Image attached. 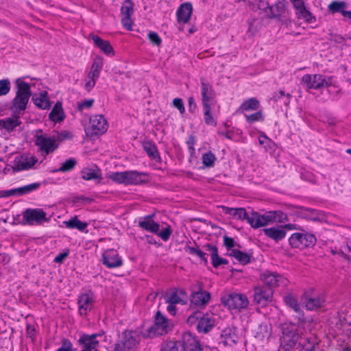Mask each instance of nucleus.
Masks as SVG:
<instances>
[{
	"label": "nucleus",
	"instance_id": "nucleus-1",
	"mask_svg": "<svg viewBox=\"0 0 351 351\" xmlns=\"http://www.w3.org/2000/svg\"><path fill=\"white\" fill-rule=\"evenodd\" d=\"M106 177L115 183L124 185H139L147 183L149 180L147 173L137 171H110L106 173Z\"/></svg>",
	"mask_w": 351,
	"mask_h": 351
},
{
	"label": "nucleus",
	"instance_id": "nucleus-2",
	"mask_svg": "<svg viewBox=\"0 0 351 351\" xmlns=\"http://www.w3.org/2000/svg\"><path fill=\"white\" fill-rule=\"evenodd\" d=\"M186 322L189 325L197 324L198 332L207 333L214 327L216 317L212 313L202 314L200 312H195L188 317Z\"/></svg>",
	"mask_w": 351,
	"mask_h": 351
},
{
	"label": "nucleus",
	"instance_id": "nucleus-3",
	"mask_svg": "<svg viewBox=\"0 0 351 351\" xmlns=\"http://www.w3.org/2000/svg\"><path fill=\"white\" fill-rule=\"evenodd\" d=\"M35 145L42 155L46 156L53 153L58 147V138L54 136H48L43 134L41 130H38L35 135Z\"/></svg>",
	"mask_w": 351,
	"mask_h": 351
},
{
	"label": "nucleus",
	"instance_id": "nucleus-4",
	"mask_svg": "<svg viewBox=\"0 0 351 351\" xmlns=\"http://www.w3.org/2000/svg\"><path fill=\"white\" fill-rule=\"evenodd\" d=\"M317 239L315 236L304 230L301 232H295L291 235L289 242L292 247L304 248L313 246L316 243Z\"/></svg>",
	"mask_w": 351,
	"mask_h": 351
},
{
	"label": "nucleus",
	"instance_id": "nucleus-5",
	"mask_svg": "<svg viewBox=\"0 0 351 351\" xmlns=\"http://www.w3.org/2000/svg\"><path fill=\"white\" fill-rule=\"evenodd\" d=\"M108 128L107 120L101 114L91 116L86 128L87 135L93 136L104 134Z\"/></svg>",
	"mask_w": 351,
	"mask_h": 351
},
{
	"label": "nucleus",
	"instance_id": "nucleus-6",
	"mask_svg": "<svg viewBox=\"0 0 351 351\" xmlns=\"http://www.w3.org/2000/svg\"><path fill=\"white\" fill-rule=\"evenodd\" d=\"M222 303L230 310L240 311L247 308L249 300L247 297L241 293H232L221 298Z\"/></svg>",
	"mask_w": 351,
	"mask_h": 351
},
{
	"label": "nucleus",
	"instance_id": "nucleus-7",
	"mask_svg": "<svg viewBox=\"0 0 351 351\" xmlns=\"http://www.w3.org/2000/svg\"><path fill=\"white\" fill-rule=\"evenodd\" d=\"M282 330L281 346L283 349L289 350L295 346L300 338V335L296 332V326L292 324H284Z\"/></svg>",
	"mask_w": 351,
	"mask_h": 351
},
{
	"label": "nucleus",
	"instance_id": "nucleus-8",
	"mask_svg": "<svg viewBox=\"0 0 351 351\" xmlns=\"http://www.w3.org/2000/svg\"><path fill=\"white\" fill-rule=\"evenodd\" d=\"M172 327V323L158 311L155 317L154 324L148 330V336L162 335L171 330Z\"/></svg>",
	"mask_w": 351,
	"mask_h": 351
},
{
	"label": "nucleus",
	"instance_id": "nucleus-9",
	"mask_svg": "<svg viewBox=\"0 0 351 351\" xmlns=\"http://www.w3.org/2000/svg\"><path fill=\"white\" fill-rule=\"evenodd\" d=\"M276 212H269L264 215H261L256 212L247 213L246 220L247 223L254 228H258L265 226L276 220Z\"/></svg>",
	"mask_w": 351,
	"mask_h": 351
},
{
	"label": "nucleus",
	"instance_id": "nucleus-10",
	"mask_svg": "<svg viewBox=\"0 0 351 351\" xmlns=\"http://www.w3.org/2000/svg\"><path fill=\"white\" fill-rule=\"evenodd\" d=\"M139 339L137 332L125 331L122 334V339L116 344L114 351H130L136 348Z\"/></svg>",
	"mask_w": 351,
	"mask_h": 351
},
{
	"label": "nucleus",
	"instance_id": "nucleus-11",
	"mask_svg": "<svg viewBox=\"0 0 351 351\" xmlns=\"http://www.w3.org/2000/svg\"><path fill=\"white\" fill-rule=\"evenodd\" d=\"M103 68V59L100 57L96 58L90 67V69L85 78L84 88L87 91L91 90L95 86L101 71Z\"/></svg>",
	"mask_w": 351,
	"mask_h": 351
},
{
	"label": "nucleus",
	"instance_id": "nucleus-12",
	"mask_svg": "<svg viewBox=\"0 0 351 351\" xmlns=\"http://www.w3.org/2000/svg\"><path fill=\"white\" fill-rule=\"evenodd\" d=\"M260 279L269 287H285L289 283V280L285 276L269 271L263 272L260 276Z\"/></svg>",
	"mask_w": 351,
	"mask_h": 351
},
{
	"label": "nucleus",
	"instance_id": "nucleus-13",
	"mask_svg": "<svg viewBox=\"0 0 351 351\" xmlns=\"http://www.w3.org/2000/svg\"><path fill=\"white\" fill-rule=\"evenodd\" d=\"M23 219L30 226L40 225L49 221L47 217V213L40 208H28L25 210L23 213Z\"/></svg>",
	"mask_w": 351,
	"mask_h": 351
},
{
	"label": "nucleus",
	"instance_id": "nucleus-14",
	"mask_svg": "<svg viewBox=\"0 0 351 351\" xmlns=\"http://www.w3.org/2000/svg\"><path fill=\"white\" fill-rule=\"evenodd\" d=\"M38 162L37 158L28 154L17 156L13 161L12 168L14 171L28 170Z\"/></svg>",
	"mask_w": 351,
	"mask_h": 351
},
{
	"label": "nucleus",
	"instance_id": "nucleus-15",
	"mask_svg": "<svg viewBox=\"0 0 351 351\" xmlns=\"http://www.w3.org/2000/svg\"><path fill=\"white\" fill-rule=\"evenodd\" d=\"M102 263L108 268H117L122 266L123 260L116 250L108 249L104 252L101 256Z\"/></svg>",
	"mask_w": 351,
	"mask_h": 351
},
{
	"label": "nucleus",
	"instance_id": "nucleus-16",
	"mask_svg": "<svg viewBox=\"0 0 351 351\" xmlns=\"http://www.w3.org/2000/svg\"><path fill=\"white\" fill-rule=\"evenodd\" d=\"M302 82L308 89H319L328 86L326 77L320 74H306L302 77Z\"/></svg>",
	"mask_w": 351,
	"mask_h": 351
},
{
	"label": "nucleus",
	"instance_id": "nucleus-17",
	"mask_svg": "<svg viewBox=\"0 0 351 351\" xmlns=\"http://www.w3.org/2000/svg\"><path fill=\"white\" fill-rule=\"evenodd\" d=\"M78 311L80 315H86L94 304V295L91 291L81 293L77 300Z\"/></svg>",
	"mask_w": 351,
	"mask_h": 351
},
{
	"label": "nucleus",
	"instance_id": "nucleus-18",
	"mask_svg": "<svg viewBox=\"0 0 351 351\" xmlns=\"http://www.w3.org/2000/svg\"><path fill=\"white\" fill-rule=\"evenodd\" d=\"M273 291L271 288L256 287L254 289V301L261 306H265L271 301Z\"/></svg>",
	"mask_w": 351,
	"mask_h": 351
},
{
	"label": "nucleus",
	"instance_id": "nucleus-19",
	"mask_svg": "<svg viewBox=\"0 0 351 351\" xmlns=\"http://www.w3.org/2000/svg\"><path fill=\"white\" fill-rule=\"evenodd\" d=\"M239 336L234 327H227L222 330L219 343L224 346H232L237 343Z\"/></svg>",
	"mask_w": 351,
	"mask_h": 351
},
{
	"label": "nucleus",
	"instance_id": "nucleus-20",
	"mask_svg": "<svg viewBox=\"0 0 351 351\" xmlns=\"http://www.w3.org/2000/svg\"><path fill=\"white\" fill-rule=\"evenodd\" d=\"M201 94L202 106L214 105L215 93L213 86L204 79L201 80Z\"/></svg>",
	"mask_w": 351,
	"mask_h": 351
},
{
	"label": "nucleus",
	"instance_id": "nucleus-21",
	"mask_svg": "<svg viewBox=\"0 0 351 351\" xmlns=\"http://www.w3.org/2000/svg\"><path fill=\"white\" fill-rule=\"evenodd\" d=\"M210 300V293L202 289L193 292L191 295V304L197 307L205 306L208 304Z\"/></svg>",
	"mask_w": 351,
	"mask_h": 351
},
{
	"label": "nucleus",
	"instance_id": "nucleus-22",
	"mask_svg": "<svg viewBox=\"0 0 351 351\" xmlns=\"http://www.w3.org/2000/svg\"><path fill=\"white\" fill-rule=\"evenodd\" d=\"M263 232L267 237L276 243L284 239L287 234V232L284 230L282 225H276L270 228H264Z\"/></svg>",
	"mask_w": 351,
	"mask_h": 351
},
{
	"label": "nucleus",
	"instance_id": "nucleus-23",
	"mask_svg": "<svg viewBox=\"0 0 351 351\" xmlns=\"http://www.w3.org/2000/svg\"><path fill=\"white\" fill-rule=\"evenodd\" d=\"M138 226L142 229L152 233H158L160 228V224L155 222L151 215H146L140 218Z\"/></svg>",
	"mask_w": 351,
	"mask_h": 351
},
{
	"label": "nucleus",
	"instance_id": "nucleus-24",
	"mask_svg": "<svg viewBox=\"0 0 351 351\" xmlns=\"http://www.w3.org/2000/svg\"><path fill=\"white\" fill-rule=\"evenodd\" d=\"M98 336H100V335L96 333L92 335L82 334L80 337L79 342L83 346L86 351H91L95 350L99 344V341L96 339Z\"/></svg>",
	"mask_w": 351,
	"mask_h": 351
},
{
	"label": "nucleus",
	"instance_id": "nucleus-25",
	"mask_svg": "<svg viewBox=\"0 0 351 351\" xmlns=\"http://www.w3.org/2000/svg\"><path fill=\"white\" fill-rule=\"evenodd\" d=\"M193 12L191 3H182L177 10L176 15L178 23H186L189 21Z\"/></svg>",
	"mask_w": 351,
	"mask_h": 351
},
{
	"label": "nucleus",
	"instance_id": "nucleus-26",
	"mask_svg": "<svg viewBox=\"0 0 351 351\" xmlns=\"http://www.w3.org/2000/svg\"><path fill=\"white\" fill-rule=\"evenodd\" d=\"M205 250L210 252L212 265L214 267L217 268L222 265H227L228 261L220 257L218 255V250L216 246L211 244H206L204 245Z\"/></svg>",
	"mask_w": 351,
	"mask_h": 351
},
{
	"label": "nucleus",
	"instance_id": "nucleus-27",
	"mask_svg": "<svg viewBox=\"0 0 351 351\" xmlns=\"http://www.w3.org/2000/svg\"><path fill=\"white\" fill-rule=\"evenodd\" d=\"M82 178L84 180H96L97 183H101V171L97 167L94 168H85L81 171Z\"/></svg>",
	"mask_w": 351,
	"mask_h": 351
},
{
	"label": "nucleus",
	"instance_id": "nucleus-28",
	"mask_svg": "<svg viewBox=\"0 0 351 351\" xmlns=\"http://www.w3.org/2000/svg\"><path fill=\"white\" fill-rule=\"evenodd\" d=\"M184 350L186 351H204L196 338L190 333L183 336Z\"/></svg>",
	"mask_w": 351,
	"mask_h": 351
},
{
	"label": "nucleus",
	"instance_id": "nucleus-29",
	"mask_svg": "<svg viewBox=\"0 0 351 351\" xmlns=\"http://www.w3.org/2000/svg\"><path fill=\"white\" fill-rule=\"evenodd\" d=\"M32 100L34 104L40 109L47 110L51 106L48 93L46 90H43L38 94H35L32 97Z\"/></svg>",
	"mask_w": 351,
	"mask_h": 351
},
{
	"label": "nucleus",
	"instance_id": "nucleus-30",
	"mask_svg": "<svg viewBox=\"0 0 351 351\" xmlns=\"http://www.w3.org/2000/svg\"><path fill=\"white\" fill-rule=\"evenodd\" d=\"M91 38L94 45L105 54L110 56H113L114 55L113 48L108 40H103L96 35H93Z\"/></svg>",
	"mask_w": 351,
	"mask_h": 351
},
{
	"label": "nucleus",
	"instance_id": "nucleus-31",
	"mask_svg": "<svg viewBox=\"0 0 351 351\" xmlns=\"http://www.w3.org/2000/svg\"><path fill=\"white\" fill-rule=\"evenodd\" d=\"M252 10H263L269 17H276V13L274 12V7H270L269 3L261 0H252V3L250 5Z\"/></svg>",
	"mask_w": 351,
	"mask_h": 351
},
{
	"label": "nucleus",
	"instance_id": "nucleus-32",
	"mask_svg": "<svg viewBox=\"0 0 351 351\" xmlns=\"http://www.w3.org/2000/svg\"><path fill=\"white\" fill-rule=\"evenodd\" d=\"M260 107L259 101L255 97H251L245 100L239 108L237 109V112L244 114L245 112L256 110Z\"/></svg>",
	"mask_w": 351,
	"mask_h": 351
},
{
	"label": "nucleus",
	"instance_id": "nucleus-33",
	"mask_svg": "<svg viewBox=\"0 0 351 351\" xmlns=\"http://www.w3.org/2000/svg\"><path fill=\"white\" fill-rule=\"evenodd\" d=\"M65 117L64 112L62 108V103L58 101L53 106L51 111L49 114V119L54 123L61 122Z\"/></svg>",
	"mask_w": 351,
	"mask_h": 351
},
{
	"label": "nucleus",
	"instance_id": "nucleus-34",
	"mask_svg": "<svg viewBox=\"0 0 351 351\" xmlns=\"http://www.w3.org/2000/svg\"><path fill=\"white\" fill-rule=\"evenodd\" d=\"M221 208L225 214L232 216L235 219L243 220L247 217V213L243 208H230L223 206Z\"/></svg>",
	"mask_w": 351,
	"mask_h": 351
},
{
	"label": "nucleus",
	"instance_id": "nucleus-35",
	"mask_svg": "<svg viewBox=\"0 0 351 351\" xmlns=\"http://www.w3.org/2000/svg\"><path fill=\"white\" fill-rule=\"evenodd\" d=\"M25 77L18 78L15 83L16 85V95L20 96H24L27 97H30L31 96V90L29 85L28 83L24 81Z\"/></svg>",
	"mask_w": 351,
	"mask_h": 351
},
{
	"label": "nucleus",
	"instance_id": "nucleus-36",
	"mask_svg": "<svg viewBox=\"0 0 351 351\" xmlns=\"http://www.w3.org/2000/svg\"><path fill=\"white\" fill-rule=\"evenodd\" d=\"M21 124L18 117H8L0 120V128L8 132L13 131Z\"/></svg>",
	"mask_w": 351,
	"mask_h": 351
},
{
	"label": "nucleus",
	"instance_id": "nucleus-37",
	"mask_svg": "<svg viewBox=\"0 0 351 351\" xmlns=\"http://www.w3.org/2000/svg\"><path fill=\"white\" fill-rule=\"evenodd\" d=\"M295 10L298 19H303L308 23H312L315 21V16H313L312 13L307 9L306 5L300 7V8H296Z\"/></svg>",
	"mask_w": 351,
	"mask_h": 351
},
{
	"label": "nucleus",
	"instance_id": "nucleus-38",
	"mask_svg": "<svg viewBox=\"0 0 351 351\" xmlns=\"http://www.w3.org/2000/svg\"><path fill=\"white\" fill-rule=\"evenodd\" d=\"M63 224H64L65 227L69 229L75 228L82 232H83L88 226L87 223L79 220L77 217H72L69 220L64 221Z\"/></svg>",
	"mask_w": 351,
	"mask_h": 351
},
{
	"label": "nucleus",
	"instance_id": "nucleus-39",
	"mask_svg": "<svg viewBox=\"0 0 351 351\" xmlns=\"http://www.w3.org/2000/svg\"><path fill=\"white\" fill-rule=\"evenodd\" d=\"M325 302L324 295H319L314 298H305V304L308 310H314L322 306Z\"/></svg>",
	"mask_w": 351,
	"mask_h": 351
},
{
	"label": "nucleus",
	"instance_id": "nucleus-40",
	"mask_svg": "<svg viewBox=\"0 0 351 351\" xmlns=\"http://www.w3.org/2000/svg\"><path fill=\"white\" fill-rule=\"evenodd\" d=\"M39 186L40 184L32 183L22 187L8 191L6 193L8 195H14L15 193H18L19 195H24L29 193L32 191H36L37 189H38Z\"/></svg>",
	"mask_w": 351,
	"mask_h": 351
},
{
	"label": "nucleus",
	"instance_id": "nucleus-41",
	"mask_svg": "<svg viewBox=\"0 0 351 351\" xmlns=\"http://www.w3.org/2000/svg\"><path fill=\"white\" fill-rule=\"evenodd\" d=\"M29 99V98L27 97L16 95V97L13 100V104L12 107L13 111L16 112L24 110L26 108Z\"/></svg>",
	"mask_w": 351,
	"mask_h": 351
},
{
	"label": "nucleus",
	"instance_id": "nucleus-42",
	"mask_svg": "<svg viewBox=\"0 0 351 351\" xmlns=\"http://www.w3.org/2000/svg\"><path fill=\"white\" fill-rule=\"evenodd\" d=\"M347 8V3L343 1H332L328 6V10L332 13L339 12L343 15Z\"/></svg>",
	"mask_w": 351,
	"mask_h": 351
},
{
	"label": "nucleus",
	"instance_id": "nucleus-43",
	"mask_svg": "<svg viewBox=\"0 0 351 351\" xmlns=\"http://www.w3.org/2000/svg\"><path fill=\"white\" fill-rule=\"evenodd\" d=\"M185 251L189 254L198 256L204 263H207L206 253L202 251L195 244V246L187 245L185 247Z\"/></svg>",
	"mask_w": 351,
	"mask_h": 351
},
{
	"label": "nucleus",
	"instance_id": "nucleus-44",
	"mask_svg": "<svg viewBox=\"0 0 351 351\" xmlns=\"http://www.w3.org/2000/svg\"><path fill=\"white\" fill-rule=\"evenodd\" d=\"M134 3L131 0L123 1L121 8V14L122 16H132L134 14Z\"/></svg>",
	"mask_w": 351,
	"mask_h": 351
},
{
	"label": "nucleus",
	"instance_id": "nucleus-45",
	"mask_svg": "<svg viewBox=\"0 0 351 351\" xmlns=\"http://www.w3.org/2000/svg\"><path fill=\"white\" fill-rule=\"evenodd\" d=\"M245 117L247 123L249 124H253L256 122H263L265 121V115L262 110H258L250 114H245Z\"/></svg>",
	"mask_w": 351,
	"mask_h": 351
},
{
	"label": "nucleus",
	"instance_id": "nucleus-46",
	"mask_svg": "<svg viewBox=\"0 0 351 351\" xmlns=\"http://www.w3.org/2000/svg\"><path fill=\"white\" fill-rule=\"evenodd\" d=\"M184 346L178 341H167L161 348V351H183Z\"/></svg>",
	"mask_w": 351,
	"mask_h": 351
},
{
	"label": "nucleus",
	"instance_id": "nucleus-47",
	"mask_svg": "<svg viewBox=\"0 0 351 351\" xmlns=\"http://www.w3.org/2000/svg\"><path fill=\"white\" fill-rule=\"evenodd\" d=\"M212 106L213 105L203 106L204 118L205 123L207 125L215 126L217 125V121H215V119L213 118L210 113Z\"/></svg>",
	"mask_w": 351,
	"mask_h": 351
},
{
	"label": "nucleus",
	"instance_id": "nucleus-48",
	"mask_svg": "<svg viewBox=\"0 0 351 351\" xmlns=\"http://www.w3.org/2000/svg\"><path fill=\"white\" fill-rule=\"evenodd\" d=\"M284 301L285 304L291 308L295 312L298 313L300 311V306L296 298L294 295L291 294L286 295L284 298Z\"/></svg>",
	"mask_w": 351,
	"mask_h": 351
},
{
	"label": "nucleus",
	"instance_id": "nucleus-49",
	"mask_svg": "<svg viewBox=\"0 0 351 351\" xmlns=\"http://www.w3.org/2000/svg\"><path fill=\"white\" fill-rule=\"evenodd\" d=\"M165 300L167 303H171L174 304H183V300L178 292L173 291L167 293L165 296Z\"/></svg>",
	"mask_w": 351,
	"mask_h": 351
},
{
	"label": "nucleus",
	"instance_id": "nucleus-50",
	"mask_svg": "<svg viewBox=\"0 0 351 351\" xmlns=\"http://www.w3.org/2000/svg\"><path fill=\"white\" fill-rule=\"evenodd\" d=\"M231 255L241 263L245 265L250 261V256L241 251L234 250H232Z\"/></svg>",
	"mask_w": 351,
	"mask_h": 351
},
{
	"label": "nucleus",
	"instance_id": "nucleus-51",
	"mask_svg": "<svg viewBox=\"0 0 351 351\" xmlns=\"http://www.w3.org/2000/svg\"><path fill=\"white\" fill-rule=\"evenodd\" d=\"M258 331L256 332V337L263 340L265 338H268L270 335V328L267 324H261L258 326Z\"/></svg>",
	"mask_w": 351,
	"mask_h": 351
},
{
	"label": "nucleus",
	"instance_id": "nucleus-52",
	"mask_svg": "<svg viewBox=\"0 0 351 351\" xmlns=\"http://www.w3.org/2000/svg\"><path fill=\"white\" fill-rule=\"evenodd\" d=\"M202 163L206 167H211L214 165L216 160L215 156L210 152H206L202 155Z\"/></svg>",
	"mask_w": 351,
	"mask_h": 351
},
{
	"label": "nucleus",
	"instance_id": "nucleus-53",
	"mask_svg": "<svg viewBox=\"0 0 351 351\" xmlns=\"http://www.w3.org/2000/svg\"><path fill=\"white\" fill-rule=\"evenodd\" d=\"M161 239L164 241H167L169 239L171 234H172V230L169 225L166 224L165 227H162L158 230V233H156Z\"/></svg>",
	"mask_w": 351,
	"mask_h": 351
},
{
	"label": "nucleus",
	"instance_id": "nucleus-54",
	"mask_svg": "<svg viewBox=\"0 0 351 351\" xmlns=\"http://www.w3.org/2000/svg\"><path fill=\"white\" fill-rule=\"evenodd\" d=\"M11 89V83L8 79L0 80V97L6 95Z\"/></svg>",
	"mask_w": 351,
	"mask_h": 351
},
{
	"label": "nucleus",
	"instance_id": "nucleus-55",
	"mask_svg": "<svg viewBox=\"0 0 351 351\" xmlns=\"http://www.w3.org/2000/svg\"><path fill=\"white\" fill-rule=\"evenodd\" d=\"M76 165V161L73 158H70L64 162L61 167L58 169V171L66 172L71 170Z\"/></svg>",
	"mask_w": 351,
	"mask_h": 351
},
{
	"label": "nucleus",
	"instance_id": "nucleus-56",
	"mask_svg": "<svg viewBox=\"0 0 351 351\" xmlns=\"http://www.w3.org/2000/svg\"><path fill=\"white\" fill-rule=\"evenodd\" d=\"M144 149L147 154L152 158L156 159L158 157V152L156 146L152 143H145L144 145Z\"/></svg>",
	"mask_w": 351,
	"mask_h": 351
},
{
	"label": "nucleus",
	"instance_id": "nucleus-57",
	"mask_svg": "<svg viewBox=\"0 0 351 351\" xmlns=\"http://www.w3.org/2000/svg\"><path fill=\"white\" fill-rule=\"evenodd\" d=\"M271 7H274V12L276 13V16H278L280 15L285 9V0H278L275 5H272Z\"/></svg>",
	"mask_w": 351,
	"mask_h": 351
},
{
	"label": "nucleus",
	"instance_id": "nucleus-58",
	"mask_svg": "<svg viewBox=\"0 0 351 351\" xmlns=\"http://www.w3.org/2000/svg\"><path fill=\"white\" fill-rule=\"evenodd\" d=\"M121 23L125 29L127 30L131 31L132 30V27L134 25V22L132 19V16H122L121 17Z\"/></svg>",
	"mask_w": 351,
	"mask_h": 351
},
{
	"label": "nucleus",
	"instance_id": "nucleus-59",
	"mask_svg": "<svg viewBox=\"0 0 351 351\" xmlns=\"http://www.w3.org/2000/svg\"><path fill=\"white\" fill-rule=\"evenodd\" d=\"M148 38L150 42L154 45L160 46L162 43V40L158 34L154 32H150L148 34Z\"/></svg>",
	"mask_w": 351,
	"mask_h": 351
},
{
	"label": "nucleus",
	"instance_id": "nucleus-60",
	"mask_svg": "<svg viewBox=\"0 0 351 351\" xmlns=\"http://www.w3.org/2000/svg\"><path fill=\"white\" fill-rule=\"evenodd\" d=\"M173 105L175 108H178L181 114L184 113L185 108L183 104L182 99L180 98H175L173 100Z\"/></svg>",
	"mask_w": 351,
	"mask_h": 351
},
{
	"label": "nucleus",
	"instance_id": "nucleus-61",
	"mask_svg": "<svg viewBox=\"0 0 351 351\" xmlns=\"http://www.w3.org/2000/svg\"><path fill=\"white\" fill-rule=\"evenodd\" d=\"M93 103H94V99H85L78 104V108L80 110H82L84 109L90 108L92 107Z\"/></svg>",
	"mask_w": 351,
	"mask_h": 351
},
{
	"label": "nucleus",
	"instance_id": "nucleus-62",
	"mask_svg": "<svg viewBox=\"0 0 351 351\" xmlns=\"http://www.w3.org/2000/svg\"><path fill=\"white\" fill-rule=\"evenodd\" d=\"M72 343L68 339H63L62 343L60 348L56 351H73Z\"/></svg>",
	"mask_w": 351,
	"mask_h": 351
},
{
	"label": "nucleus",
	"instance_id": "nucleus-63",
	"mask_svg": "<svg viewBox=\"0 0 351 351\" xmlns=\"http://www.w3.org/2000/svg\"><path fill=\"white\" fill-rule=\"evenodd\" d=\"M282 97H285V99L284 100V103L285 104H288L289 103V100H290V95L289 94H285V93L283 90H280L278 93H277L276 95L274 96V99L275 101L280 100Z\"/></svg>",
	"mask_w": 351,
	"mask_h": 351
},
{
	"label": "nucleus",
	"instance_id": "nucleus-64",
	"mask_svg": "<svg viewBox=\"0 0 351 351\" xmlns=\"http://www.w3.org/2000/svg\"><path fill=\"white\" fill-rule=\"evenodd\" d=\"M69 250H65L62 252L58 254L54 258V262L56 263H62L64 260L69 256Z\"/></svg>",
	"mask_w": 351,
	"mask_h": 351
}]
</instances>
